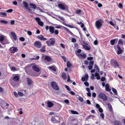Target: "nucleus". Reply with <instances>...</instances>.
Here are the masks:
<instances>
[{"label": "nucleus", "mask_w": 125, "mask_h": 125, "mask_svg": "<svg viewBox=\"0 0 125 125\" xmlns=\"http://www.w3.org/2000/svg\"><path fill=\"white\" fill-rule=\"evenodd\" d=\"M110 63L112 66L115 68H119V64L117 60L113 59L111 60Z\"/></svg>", "instance_id": "f257e3e1"}, {"label": "nucleus", "mask_w": 125, "mask_h": 125, "mask_svg": "<svg viewBox=\"0 0 125 125\" xmlns=\"http://www.w3.org/2000/svg\"><path fill=\"white\" fill-rule=\"evenodd\" d=\"M49 41H47L46 42L48 46H54L55 43V39L53 38H51L49 39Z\"/></svg>", "instance_id": "f03ea898"}, {"label": "nucleus", "mask_w": 125, "mask_h": 125, "mask_svg": "<svg viewBox=\"0 0 125 125\" xmlns=\"http://www.w3.org/2000/svg\"><path fill=\"white\" fill-rule=\"evenodd\" d=\"M103 22V21L101 19L97 20L95 23V25L96 28L98 29H100L101 27L102 26V23Z\"/></svg>", "instance_id": "7ed1b4c3"}, {"label": "nucleus", "mask_w": 125, "mask_h": 125, "mask_svg": "<svg viewBox=\"0 0 125 125\" xmlns=\"http://www.w3.org/2000/svg\"><path fill=\"white\" fill-rule=\"evenodd\" d=\"M54 27L52 26H50L49 27V31L51 33L50 34H53L54 33V34L56 35L58 34L59 32L58 30H55L54 31Z\"/></svg>", "instance_id": "20e7f679"}, {"label": "nucleus", "mask_w": 125, "mask_h": 125, "mask_svg": "<svg viewBox=\"0 0 125 125\" xmlns=\"http://www.w3.org/2000/svg\"><path fill=\"white\" fill-rule=\"evenodd\" d=\"M51 86L52 88L58 91L59 89V86L55 82H52L51 83Z\"/></svg>", "instance_id": "39448f33"}, {"label": "nucleus", "mask_w": 125, "mask_h": 125, "mask_svg": "<svg viewBox=\"0 0 125 125\" xmlns=\"http://www.w3.org/2000/svg\"><path fill=\"white\" fill-rule=\"evenodd\" d=\"M98 97L102 99L103 101H106L107 99V97L103 93H100L98 96Z\"/></svg>", "instance_id": "423d86ee"}, {"label": "nucleus", "mask_w": 125, "mask_h": 125, "mask_svg": "<svg viewBox=\"0 0 125 125\" xmlns=\"http://www.w3.org/2000/svg\"><path fill=\"white\" fill-rule=\"evenodd\" d=\"M58 7L60 9L62 10H67L69 8L68 6H65L64 5L61 4H58Z\"/></svg>", "instance_id": "0eeeda50"}, {"label": "nucleus", "mask_w": 125, "mask_h": 125, "mask_svg": "<svg viewBox=\"0 0 125 125\" xmlns=\"http://www.w3.org/2000/svg\"><path fill=\"white\" fill-rule=\"evenodd\" d=\"M9 50L10 53H14L18 51V49L17 47L13 46L10 47Z\"/></svg>", "instance_id": "6e6552de"}, {"label": "nucleus", "mask_w": 125, "mask_h": 125, "mask_svg": "<svg viewBox=\"0 0 125 125\" xmlns=\"http://www.w3.org/2000/svg\"><path fill=\"white\" fill-rule=\"evenodd\" d=\"M34 45L37 48H40L42 46L41 42L40 41H36L34 42Z\"/></svg>", "instance_id": "1a4fd4ad"}, {"label": "nucleus", "mask_w": 125, "mask_h": 125, "mask_svg": "<svg viewBox=\"0 0 125 125\" xmlns=\"http://www.w3.org/2000/svg\"><path fill=\"white\" fill-rule=\"evenodd\" d=\"M59 120V117H56L55 118H54L52 117L51 118V120L52 122L54 123H58L60 122L59 121L57 120Z\"/></svg>", "instance_id": "9d476101"}, {"label": "nucleus", "mask_w": 125, "mask_h": 125, "mask_svg": "<svg viewBox=\"0 0 125 125\" xmlns=\"http://www.w3.org/2000/svg\"><path fill=\"white\" fill-rule=\"evenodd\" d=\"M35 20L37 22L38 24L40 26H43V23L40 21V19L38 17L35 18Z\"/></svg>", "instance_id": "9b49d317"}, {"label": "nucleus", "mask_w": 125, "mask_h": 125, "mask_svg": "<svg viewBox=\"0 0 125 125\" xmlns=\"http://www.w3.org/2000/svg\"><path fill=\"white\" fill-rule=\"evenodd\" d=\"M76 55L79 58H85L86 57V54L85 53L78 54L77 52H75Z\"/></svg>", "instance_id": "f8f14e48"}, {"label": "nucleus", "mask_w": 125, "mask_h": 125, "mask_svg": "<svg viewBox=\"0 0 125 125\" xmlns=\"http://www.w3.org/2000/svg\"><path fill=\"white\" fill-rule=\"evenodd\" d=\"M123 40L122 39H119V40L117 46H120V47H122L123 46Z\"/></svg>", "instance_id": "ddd939ff"}, {"label": "nucleus", "mask_w": 125, "mask_h": 125, "mask_svg": "<svg viewBox=\"0 0 125 125\" xmlns=\"http://www.w3.org/2000/svg\"><path fill=\"white\" fill-rule=\"evenodd\" d=\"M37 37L38 39L41 40L45 41L47 40L46 38L44 37L43 35H40V36H37Z\"/></svg>", "instance_id": "4468645a"}, {"label": "nucleus", "mask_w": 125, "mask_h": 125, "mask_svg": "<svg viewBox=\"0 0 125 125\" xmlns=\"http://www.w3.org/2000/svg\"><path fill=\"white\" fill-rule=\"evenodd\" d=\"M121 47L120 46H117V48L118 50L117 51V54L118 55H119L121 54L123 52V50L121 49Z\"/></svg>", "instance_id": "2eb2a0df"}, {"label": "nucleus", "mask_w": 125, "mask_h": 125, "mask_svg": "<svg viewBox=\"0 0 125 125\" xmlns=\"http://www.w3.org/2000/svg\"><path fill=\"white\" fill-rule=\"evenodd\" d=\"M94 63V62L93 61H91L90 62L89 64V66H88V69L89 70H90L92 69Z\"/></svg>", "instance_id": "dca6fc26"}, {"label": "nucleus", "mask_w": 125, "mask_h": 125, "mask_svg": "<svg viewBox=\"0 0 125 125\" xmlns=\"http://www.w3.org/2000/svg\"><path fill=\"white\" fill-rule=\"evenodd\" d=\"M44 59L47 61L50 62L52 60L51 57L48 56H46L44 58Z\"/></svg>", "instance_id": "f3484780"}, {"label": "nucleus", "mask_w": 125, "mask_h": 125, "mask_svg": "<svg viewBox=\"0 0 125 125\" xmlns=\"http://www.w3.org/2000/svg\"><path fill=\"white\" fill-rule=\"evenodd\" d=\"M11 34L12 36L15 41H16L17 40V37L15 33L14 32H11Z\"/></svg>", "instance_id": "a211bd4d"}, {"label": "nucleus", "mask_w": 125, "mask_h": 125, "mask_svg": "<svg viewBox=\"0 0 125 125\" xmlns=\"http://www.w3.org/2000/svg\"><path fill=\"white\" fill-rule=\"evenodd\" d=\"M32 69L36 71L39 72L40 71V69L36 66L33 65L32 67Z\"/></svg>", "instance_id": "6ab92c4d"}, {"label": "nucleus", "mask_w": 125, "mask_h": 125, "mask_svg": "<svg viewBox=\"0 0 125 125\" xmlns=\"http://www.w3.org/2000/svg\"><path fill=\"white\" fill-rule=\"evenodd\" d=\"M46 46L43 45L41 49L40 50V51L42 52H45L46 51Z\"/></svg>", "instance_id": "aec40b11"}, {"label": "nucleus", "mask_w": 125, "mask_h": 125, "mask_svg": "<svg viewBox=\"0 0 125 125\" xmlns=\"http://www.w3.org/2000/svg\"><path fill=\"white\" fill-rule=\"evenodd\" d=\"M27 83L30 86L33 83V81L30 79H27Z\"/></svg>", "instance_id": "412c9836"}, {"label": "nucleus", "mask_w": 125, "mask_h": 125, "mask_svg": "<svg viewBox=\"0 0 125 125\" xmlns=\"http://www.w3.org/2000/svg\"><path fill=\"white\" fill-rule=\"evenodd\" d=\"M4 36L3 35H1L0 36V43L4 45V44L2 43L4 40Z\"/></svg>", "instance_id": "4be33fe9"}, {"label": "nucleus", "mask_w": 125, "mask_h": 125, "mask_svg": "<svg viewBox=\"0 0 125 125\" xmlns=\"http://www.w3.org/2000/svg\"><path fill=\"white\" fill-rule=\"evenodd\" d=\"M48 107L51 108L54 105L53 104L51 101L48 102L47 103Z\"/></svg>", "instance_id": "5701e85b"}, {"label": "nucleus", "mask_w": 125, "mask_h": 125, "mask_svg": "<svg viewBox=\"0 0 125 125\" xmlns=\"http://www.w3.org/2000/svg\"><path fill=\"white\" fill-rule=\"evenodd\" d=\"M105 87V90L107 92H110L111 89L109 88V84H107L106 85Z\"/></svg>", "instance_id": "b1692460"}, {"label": "nucleus", "mask_w": 125, "mask_h": 125, "mask_svg": "<svg viewBox=\"0 0 125 125\" xmlns=\"http://www.w3.org/2000/svg\"><path fill=\"white\" fill-rule=\"evenodd\" d=\"M71 122L73 125H77V121L75 119H73L72 121Z\"/></svg>", "instance_id": "393cba45"}, {"label": "nucleus", "mask_w": 125, "mask_h": 125, "mask_svg": "<svg viewBox=\"0 0 125 125\" xmlns=\"http://www.w3.org/2000/svg\"><path fill=\"white\" fill-rule=\"evenodd\" d=\"M0 16L1 17H6L7 16V13L5 12H0Z\"/></svg>", "instance_id": "a878e982"}, {"label": "nucleus", "mask_w": 125, "mask_h": 125, "mask_svg": "<svg viewBox=\"0 0 125 125\" xmlns=\"http://www.w3.org/2000/svg\"><path fill=\"white\" fill-rule=\"evenodd\" d=\"M48 68L51 70H53L54 72L56 71V69L55 67L54 66L49 67H48Z\"/></svg>", "instance_id": "bb28decb"}, {"label": "nucleus", "mask_w": 125, "mask_h": 125, "mask_svg": "<svg viewBox=\"0 0 125 125\" xmlns=\"http://www.w3.org/2000/svg\"><path fill=\"white\" fill-rule=\"evenodd\" d=\"M77 98L81 102H83V99L78 95H77L76 96Z\"/></svg>", "instance_id": "cd10ccee"}, {"label": "nucleus", "mask_w": 125, "mask_h": 125, "mask_svg": "<svg viewBox=\"0 0 125 125\" xmlns=\"http://www.w3.org/2000/svg\"><path fill=\"white\" fill-rule=\"evenodd\" d=\"M29 5L33 9H36V5L32 3H30Z\"/></svg>", "instance_id": "c85d7f7f"}, {"label": "nucleus", "mask_w": 125, "mask_h": 125, "mask_svg": "<svg viewBox=\"0 0 125 125\" xmlns=\"http://www.w3.org/2000/svg\"><path fill=\"white\" fill-rule=\"evenodd\" d=\"M107 105L108 106V107L109 109V111L111 112L113 111V109L110 104L108 103L107 104Z\"/></svg>", "instance_id": "c756f323"}, {"label": "nucleus", "mask_w": 125, "mask_h": 125, "mask_svg": "<svg viewBox=\"0 0 125 125\" xmlns=\"http://www.w3.org/2000/svg\"><path fill=\"white\" fill-rule=\"evenodd\" d=\"M114 124L115 125H122L119 121L117 120L115 121Z\"/></svg>", "instance_id": "7c9ffc66"}, {"label": "nucleus", "mask_w": 125, "mask_h": 125, "mask_svg": "<svg viewBox=\"0 0 125 125\" xmlns=\"http://www.w3.org/2000/svg\"><path fill=\"white\" fill-rule=\"evenodd\" d=\"M0 22L1 23H3L5 24H7L8 23V21L4 20H1L0 21Z\"/></svg>", "instance_id": "2f4dec72"}, {"label": "nucleus", "mask_w": 125, "mask_h": 125, "mask_svg": "<svg viewBox=\"0 0 125 125\" xmlns=\"http://www.w3.org/2000/svg\"><path fill=\"white\" fill-rule=\"evenodd\" d=\"M116 39L111 40L110 41L111 44L112 45H113L115 44V41Z\"/></svg>", "instance_id": "473e14b6"}, {"label": "nucleus", "mask_w": 125, "mask_h": 125, "mask_svg": "<svg viewBox=\"0 0 125 125\" xmlns=\"http://www.w3.org/2000/svg\"><path fill=\"white\" fill-rule=\"evenodd\" d=\"M72 65V64L70 62L68 61L67 63V67L68 68H70Z\"/></svg>", "instance_id": "72a5a7b5"}, {"label": "nucleus", "mask_w": 125, "mask_h": 125, "mask_svg": "<svg viewBox=\"0 0 125 125\" xmlns=\"http://www.w3.org/2000/svg\"><path fill=\"white\" fill-rule=\"evenodd\" d=\"M94 68L96 70H97V72H99V68L98 66L96 64H95V65L94 66Z\"/></svg>", "instance_id": "f704fd0d"}, {"label": "nucleus", "mask_w": 125, "mask_h": 125, "mask_svg": "<svg viewBox=\"0 0 125 125\" xmlns=\"http://www.w3.org/2000/svg\"><path fill=\"white\" fill-rule=\"evenodd\" d=\"M64 28L65 29L66 31H67L71 35H73V33L70 31L69 29L65 27H64Z\"/></svg>", "instance_id": "c9c22d12"}, {"label": "nucleus", "mask_w": 125, "mask_h": 125, "mask_svg": "<svg viewBox=\"0 0 125 125\" xmlns=\"http://www.w3.org/2000/svg\"><path fill=\"white\" fill-rule=\"evenodd\" d=\"M19 79H10L11 83H12L11 82L18 81L19 80Z\"/></svg>", "instance_id": "e433bc0d"}, {"label": "nucleus", "mask_w": 125, "mask_h": 125, "mask_svg": "<svg viewBox=\"0 0 125 125\" xmlns=\"http://www.w3.org/2000/svg\"><path fill=\"white\" fill-rule=\"evenodd\" d=\"M83 47L86 50H90V48L87 46L83 45Z\"/></svg>", "instance_id": "4c0bfd02"}, {"label": "nucleus", "mask_w": 125, "mask_h": 125, "mask_svg": "<svg viewBox=\"0 0 125 125\" xmlns=\"http://www.w3.org/2000/svg\"><path fill=\"white\" fill-rule=\"evenodd\" d=\"M71 112L73 114H76V115H78V112H77V111H74V110H71Z\"/></svg>", "instance_id": "58836bf2"}, {"label": "nucleus", "mask_w": 125, "mask_h": 125, "mask_svg": "<svg viewBox=\"0 0 125 125\" xmlns=\"http://www.w3.org/2000/svg\"><path fill=\"white\" fill-rule=\"evenodd\" d=\"M23 3L24 6L26 8H27L28 7V5L27 3L24 1H23Z\"/></svg>", "instance_id": "ea45409f"}, {"label": "nucleus", "mask_w": 125, "mask_h": 125, "mask_svg": "<svg viewBox=\"0 0 125 125\" xmlns=\"http://www.w3.org/2000/svg\"><path fill=\"white\" fill-rule=\"evenodd\" d=\"M95 76L96 77V78H101L99 74L97 73H95Z\"/></svg>", "instance_id": "a19ab883"}, {"label": "nucleus", "mask_w": 125, "mask_h": 125, "mask_svg": "<svg viewBox=\"0 0 125 125\" xmlns=\"http://www.w3.org/2000/svg\"><path fill=\"white\" fill-rule=\"evenodd\" d=\"M13 77L12 78H19V77L18 74H13Z\"/></svg>", "instance_id": "79ce46f5"}, {"label": "nucleus", "mask_w": 125, "mask_h": 125, "mask_svg": "<svg viewBox=\"0 0 125 125\" xmlns=\"http://www.w3.org/2000/svg\"><path fill=\"white\" fill-rule=\"evenodd\" d=\"M112 90L115 95H116L117 94V90L113 88L112 89Z\"/></svg>", "instance_id": "37998d69"}, {"label": "nucleus", "mask_w": 125, "mask_h": 125, "mask_svg": "<svg viewBox=\"0 0 125 125\" xmlns=\"http://www.w3.org/2000/svg\"><path fill=\"white\" fill-rule=\"evenodd\" d=\"M62 76L63 78H66V75L65 73H62Z\"/></svg>", "instance_id": "c03bdc74"}, {"label": "nucleus", "mask_w": 125, "mask_h": 125, "mask_svg": "<svg viewBox=\"0 0 125 125\" xmlns=\"http://www.w3.org/2000/svg\"><path fill=\"white\" fill-rule=\"evenodd\" d=\"M81 12V10H77L75 11V13L77 14H79Z\"/></svg>", "instance_id": "a18cd8bd"}, {"label": "nucleus", "mask_w": 125, "mask_h": 125, "mask_svg": "<svg viewBox=\"0 0 125 125\" xmlns=\"http://www.w3.org/2000/svg\"><path fill=\"white\" fill-rule=\"evenodd\" d=\"M65 25L67 27H69L71 28H74V27L73 26H72V25H68L67 24H66Z\"/></svg>", "instance_id": "49530a36"}, {"label": "nucleus", "mask_w": 125, "mask_h": 125, "mask_svg": "<svg viewBox=\"0 0 125 125\" xmlns=\"http://www.w3.org/2000/svg\"><path fill=\"white\" fill-rule=\"evenodd\" d=\"M11 69L12 71H16L17 70L16 68L14 66H12L11 67Z\"/></svg>", "instance_id": "de8ad7c7"}, {"label": "nucleus", "mask_w": 125, "mask_h": 125, "mask_svg": "<svg viewBox=\"0 0 125 125\" xmlns=\"http://www.w3.org/2000/svg\"><path fill=\"white\" fill-rule=\"evenodd\" d=\"M13 10L12 9H10L6 10V12L8 13H10L12 12Z\"/></svg>", "instance_id": "09e8293b"}, {"label": "nucleus", "mask_w": 125, "mask_h": 125, "mask_svg": "<svg viewBox=\"0 0 125 125\" xmlns=\"http://www.w3.org/2000/svg\"><path fill=\"white\" fill-rule=\"evenodd\" d=\"M19 40L21 41H24L25 39L23 37H21L20 38Z\"/></svg>", "instance_id": "8fccbe9b"}, {"label": "nucleus", "mask_w": 125, "mask_h": 125, "mask_svg": "<svg viewBox=\"0 0 125 125\" xmlns=\"http://www.w3.org/2000/svg\"><path fill=\"white\" fill-rule=\"evenodd\" d=\"M118 7L120 8H122L123 7V5L121 3H119L118 5Z\"/></svg>", "instance_id": "3c124183"}, {"label": "nucleus", "mask_w": 125, "mask_h": 125, "mask_svg": "<svg viewBox=\"0 0 125 125\" xmlns=\"http://www.w3.org/2000/svg\"><path fill=\"white\" fill-rule=\"evenodd\" d=\"M27 33L29 35H31L32 34V32L30 31H28Z\"/></svg>", "instance_id": "603ef678"}, {"label": "nucleus", "mask_w": 125, "mask_h": 125, "mask_svg": "<svg viewBox=\"0 0 125 125\" xmlns=\"http://www.w3.org/2000/svg\"><path fill=\"white\" fill-rule=\"evenodd\" d=\"M64 102L66 104H68L69 103V100L67 99L65 100L64 101Z\"/></svg>", "instance_id": "864d4df0"}, {"label": "nucleus", "mask_w": 125, "mask_h": 125, "mask_svg": "<svg viewBox=\"0 0 125 125\" xmlns=\"http://www.w3.org/2000/svg\"><path fill=\"white\" fill-rule=\"evenodd\" d=\"M18 94L19 96H22L23 95V94L22 93L19 92L18 93Z\"/></svg>", "instance_id": "5fc2aeb1"}, {"label": "nucleus", "mask_w": 125, "mask_h": 125, "mask_svg": "<svg viewBox=\"0 0 125 125\" xmlns=\"http://www.w3.org/2000/svg\"><path fill=\"white\" fill-rule=\"evenodd\" d=\"M100 116L103 119H104V116L103 113L101 114L100 115Z\"/></svg>", "instance_id": "6e6d98bb"}, {"label": "nucleus", "mask_w": 125, "mask_h": 125, "mask_svg": "<svg viewBox=\"0 0 125 125\" xmlns=\"http://www.w3.org/2000/svg\"><path fill=\"white\" fill-rule=\"evenodd\" d=\"M62 58H63V60L65 62H66L67 61V59L66 58L63 56H62Z\"/></svg>", "instance_id": "4d7b16f0"}, {"label": "nucleus", "mask_w": 125, "mask_h": 125, "mask_svg": "<svg viewBox=\"0 0 125 125\" xmlns=\"http://www.w3.org/2000/svg\"><path fill=\"white\" fill-rule=\"evenodd\" d=\"M88 75L87 74H85L84 77H82L81 78H88Z\"/></svg>", "instance_id": "13d9d810"}, {"label": "nucleus", "mask_w": 125, "mask_h": 125, "mask_svg": "<svg viewBox=\"0 0 125 125\" xmlns=\"http://www.w3.org/2000/svg\"><path fill=\"white\" fill-rule=\"evenodd\" d=\"M72 42H76V39L75 38H73L72 39Z\"/></svg>", "instance_id": "bf43d9fd"}, {"label": "nucleus", "mask_w": 125, "mask_h": 125, "mask_svg": "<svg viewBox=\"0 0 125 125\" xmlns=\"http://www.w3.org/2000/svg\"><path fill=\"white\" fill-rule=\"evenodd\" d=\"M93 59V58L92 57H88L87 59L88 60H92Z\"/></svg>", "instance_id": "052dcab7"}, {"label": "nucleus", "mask_w": 125, "mask_h": 125, "mask_svg": "<svg viewBox=\"0 0 125 125\" xmlns=\"http://www.w3.org/2000/svg\"><path fill=\"white\" fill-rule=\"evenodd\" d=\"M10 24L11 25H13L15 23V21L13 20H11L10 21Z\"/></svg>", "instance_id": "680f3d73"}, {"label": "nucleus", "mask_w": 125, "mask_h": 125, "mask_svg": "<svg viewBox=\"0 0 125 125\" xmlns=\"http://www.w3.org/2000/svg\"><path fill=\"white\" fill-rule=\"evenodd\" d=\"M13 94L16 97H18V95L16 92H14L13 93Z\"/></svg>", "instance_id": "e2e57ef3"}, {"label": "nucleus", "mask_w": 125, "mask_h": 125, "mask_svg": "<svg viewBox=\"0 0 125 125\" xmlns=\"http://www.w3.org/2000/svg\"><path fill=\"white\" fill-rule=\"evenodd\" d=\"M84 84L85 85L88 86H89V83L87 82H85L84 83Z\"/></svg>", "instance_id": "0e129e2a"}, {"label": "nucleus", "mask_w": 125, "mask_h": 125, "mask_svg": "<svg viewBox=\"0 0 125 125\" xmlns=\"http://www.w3.org/2000/svg\"><path fill=\"white\" fill-rule=\"evenodd\" d=\"M87 103L89 105H90L91 104V102L90 100H87Z\"/></svg>", "instance_id": "69168bd1"}, {"label": "nucleus", "mask_w": 125, "mask_h": 125, "mask_svg": "<svg viewBox=\"0 0 125 125\" xmlns=\"http://www.w3.org/2000/svg\"><path fill=\"white\" fill-rule=\"evenodd\" d=\"M109 23L111 25L113 26H115V24L112 21H111L109 22Z\"/></svg>", "instance_id": "338daca9"}, {"label": "nucleus", "mask_w": 125, "mask_h": 125, "mask_svg": "<svg viewBox=\"0 0 125 125\" xmlns=\"http://www.w3.org/2000/svg\"><path fill=\"white\" fill-rule=\"evenodd\" d=\"M98 7L100 8L103 6L102 4L101 3H99L98 4Z\"/></svg>", "instance_id": "774afa93"}]
</instances>
